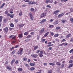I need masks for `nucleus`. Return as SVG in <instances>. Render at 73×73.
I'll return each mask as SVG.
<instances>
[{
  "instance_id": "1",
  "label": "nucleus",
  "mask_w": 73,
  "mask_h": 73,
  "mask_svg": "<svg viewBox=\"0 0 73 73\" xmlns=\"http://www.w3.org/2000/svg\"><path fill=\"white\" fill-rule=\"evenodd\" d=\"M23 49L22 48H20V50L17 53L18 54H22Z\"/></svg>"
},
{
  "instance_id": "2",
  "label": "nucleus",
  "mask_w": 73,
  "mask_h": 73,
  "mask_svg": "<svg viewBox=\"0 0 73 73\" xmlns=\"http://www.w3.org/2000/svg\"><path fill=\"white\" fill-rule=\"evenodd\" d=\"M29 16H30L31 19V20H33V16L32 15V14L31 13H30L29 14Z\"/></svg>"
},
{
  "instance_id": "3",
  "label": "nucleus",
  "mask_w": 73,
  "mask_h": 73,
  "mask_svg": "<svg viewBox=\"0 0 73 73\" xmlns=\"http://www.w3.org/2000/svg\"><path fill=\"white\" fill-rule=\"evenodd\" d=\"M28 4H29V5H31V4H36V2L35 1L32 2L30 1L28 2Z\"/></svg>"
},
{
  "instance_id": "4",
  "label": "nucleus",
  "mask_w": 73,
  "mask_h": 73,
  "mask_svg": "<svg viewBox=\"0 0 73 73\" xmlns=\"http://www.w3.org/2000/svg\"><path fill=\"white\" fill-rule=\"evenodd\" d=\"M7 69L9 70L12 71V67L9 66H8L7 67Z\"/></svg>"
},
{
  "instance_id": "5",
  "label": "nucleus",
  "mask_w": 73,
  "mask_h": 73,
  "mask_svg": "<svg viewBox=\"0 0 73 73\" xmlns=\"http://www.w3.org/2000/svg\"><path fill=\"white\" fill-rule=\"evenodd\" d=\"M31 56L34 58H36L37 56H38V55L37 54H32L31 55Z\"/></svg>"
},
{
  "instance_id": "6",
  "label": "nucleus",
  "mask_w": 73,
  "mask_h": 73,
  "mask_svg": "<svg viewBox=\"0 0 73 73\" xmlns=\"http://www.w3.org/2000/svg\"><path fill=\"white\" fill-rule=\"evenodd\" d=\"M40 16L41 17H45L46 16V13H42L41 14Z\"/></svg>"
},
{
  "instance_id": "7",
  "label": "nucleus",
  "mask_w": 73,
  "mask_h": 73,
  "mask_svg": "<svg viewBox=\"0 0 73 73\" xmlns=\"http://www.w3.org/2000/svg\"><path fill=\"white\" fill-rule=\"evenodd\" d=\"M58 12H60V10H56L54 11L53 13V14L54 15H55L56 13H58Z\"/></svg>"
},
{
  "instance_id": "8",
  "label": "nucleus",
  "mask_w": 73,
  "mask_h": 73,
  "mask_svg": "<svg viewBox=\"0 0 73 73\" xmlns=\"http://www.w3.org/2000/svg\"><path fill=\"white\" fill-rule=\"evenodd\" d=\"M46 21V19H44L42 20V21L40 22V23L41 24H42L44 23V22H45Z\"/></svg>"
},
{
  "instance_id": "9",
  "label": "nucleus",
  "mask_w": 73,
  "mask_h": 73,
  "mask_svg": "<svg viewBox=\"0 0 73 73\" xmlns=\"http://www.w3.org/2000/svg\"><path fill=\"white\" fill-rule=\"evenodd\" d=\"M33 47L34 48V50H35L38 48V46H33Z\"/></svg>"
},
{
  "instance_id": "10",
  "label": "nucleus",
  "mask_w": 73,
  "mask_h": 73,
  "mask_svg": "<svg viewBox=\"0 0 73 73\" xmlns=\"http://www.w3.org/2000/svg\"><path fill=\"white\" fill-rule=\"evenodd\" d=\"M49 64L50 65H52V66H54L55 65V64L53 63H50Z\"/></svg>"
},
{
  "instance_id": "11",
  "label": "nucleus",
  "mask_w": 73,
  "mask_h": 73,
  "mask_svg": "<svg viewBox=\"0 0 73 73\" xmlns=\"http://www.w3.org/2000/svg\"><path fill=\"white\" fill-rule=\"evenodd\" d=\"M30 65L32 66H33L35 65V63H31L30 64Z\"/></svg>"
},
{
  "instance_id": "12",
  "label": "nucleus",
  "mask_w": 73,
  "mask_h": 73,
  "mask_svg": "<svg viewBox=\"0 0 73 73\" xmlns=\"http://www.w3.org/2000/svg\"><path fill=\"white\" fill-rule=\"evenodd\" d=\"M73 66V64H71L69 65L68 68H71V67H72Z\"/></svg>"
},
{
  "instance_id": "13",
  "label": "nucleus",
  "mask_w": 73,
  "mask_h": 73,
  "mask_svg": "<svg viewBox=\"0 0 73 73\" xmlns=\"http://www.w3.org/2000/svg\"><path fill=\"white\" fill-rule=\"evenodd\" d=\"M24 25H25L24 24L20 25L19 26V28H22V27H23V26H24Z\"/></svg>"
},
{
  "instance_id": "14",
  "label": "nucleus",
  "mask_w": 73,
  "mask_h": 73,
  "mask_svg": "<svg viewBox=\"0 0 73 73\" xmlns=\"http://www.w3.org/2000/svg\"><path fill=\"white\" fill-rule=\"evenodd\" d=\"M61 21L62 22V23H66L67 21L65 20H61Z\"/></svg>"
},
{
  "instance_id": "15",
  "label": "nucleus",
  "mask_w": 73,
  "mask_h": 73,
  "mask_svg": "<svg viewBox=\"0 0 73 73\" xmlns=\"http://www.w3.org/2000/svg\"><path fill=\"white\" fill-rule=\"evenodd\" d=\"M27 58H24L23 59V61H27Z\"/></svg>"
},
{
  "instance_id": "16",
  "label": "nucleus",
  "mask_w": 73,
  "mask_h": 73,
  "mask_svg": "<svg viewBox=\"0 0 73 73\" xmlns=\"http://www.w3.org/2000/svg\"><path fill=\"white\" fill-rule=\"evenodd\" d=\"M35 68L33 67H31L30 68V70H35Z\"/></svg>"
},
{
  "instance_id": "17",
  "label": "nucleus",
  "mask_w": 73,
  "mask_h": 73,
  "mask_svg": "<svg viewBox=\"0 0 73 73\" xmlns=\"http://www.w3.org/2000/svg\"><path fill=\"white\" fill-rule=\"evenodd\" d=\"M4 30L5 31H6V32H8V27H6L4 29Z\"/></svg>"
},
{
  "instance_id": "18",
  "label": "nucleus",
  "mask_w": 73,
  "mask_h": 73,
  "mask_svg": "<svg viewBox=\"0 0 73 73\" xmlns=\"http://www.w3.org/2000/svg\"><path fill=\"white\" fill-rule=\"evenodd\" d=\"M22 69L21 68H19L18 69V71H20V72H21L22 71Z\"/></svg>"
},
{
  "instance_id": "19",
  "label": "nucleus",
  "mask_w": 73,
  "mask_h": 73,
  "mask_svg": "<svg viewBox=\"0 0 73 73\" xmlns=\"http://www.w3.org/2000/svg\"><path fill=\"white\" fill-rule=\"evenodd\" d=\"M54 23L55 25H57V24H58V20L56 21Z\"/></svg>"
},
{
  "instance_id": "20",
  "label": "nucleus",
  "mask_w": 73,
  "mask_h": 73,
  "mask_svg": "<svg viewBox=\"0 0 73 73\" xmlns=\"http://www.w3.org/2000/svg\"><path fill=\"white\" fill-rule=\"evenodd\" d=\"M49 32H48L47 33L45 34L44 36V37H46V36H48V35L49 34Z\"/></svg>"
},
{
  "instance_id": "21",
  "label": "nucleus",
  "mask_w": 73,
  "mask_h": 73,
  "mask_svg": "<svg viewBox=\"0 0 73 73\" xmlns=\"http://www.w3.org/2000/svg\"><path fill=\"white\" fill-rule=\"evenodd\" d=\"M23 33L19 35V37L20 38H21L23 37Z\"/></svg>"
},
{
  "instance_id": "22",
  "label": "nucleus",
  "mask_w": 73,
  "mask_h": 73,
  "mask_svg": "<svg viewBox=\"0 0 73 73\" xmlns=\"http://www.w3.org/2000/svg\"><path fill=\"white\" fill-rule=\"evenodd\" d=\"M65 65V64H62L60 66V68H64V66Z\"/></svg>"
},
{
  "instance_id": "23",
  "label": "nucleus",
  "mask_w": 73,
  "mask_h": 73,
  "mask_svg": "<svg viewBox=\"0 0 73 73\" xmlns=\"http://www.w3.org/2000/svg\"><path fill=\"white\" fill-rule=\"evenodd\" d=\"M31 37H32V35H29L26 37V38H29Z\"/></svg>"
},
{
  "instance_id": "24",
  "label": "nucleus",
  "mask_w": 73,
  "mask_h": 73,
  "mask_svg": "<svg viewBox=\"0 0 73 73\" xmlns=\"http://www.w3.org/2000/svg\"><path fill=\"white\" fill-rule=\"evenodd\" d=\"M56 64L57 65H61V63H60L59 62H57L56 63Z\"/></svg>"
},
{
  "instance_id": "25",
  "label": "nucleus",
  "mask_w": 73,
  "mask_h": 73,
  "mask_svg": "<svg viewBox=\"0 0 73 73\" xmlns=\"http://www.w3.org/2000/svg\"><path fill=\"white\" fill-rule=\"evenodd\" d=\"M10 27H12L13 28L14 27V25L13 23H11L10 25Z\"/></svg>"
},
{
  "instance_id": "26",
  "label": "nucleus",
  "mask_w": 73,
  "mask_h": 73,
  "mask_svg": "<svg viewBox=\"0 0 73 73\" xmlns=\"http://www.w3.org/2000/svg\"><path fill=\"white\" fill-rule=\"evenodd\" d=\"M19 16H22L23 15V12H20L19 14Z\"/></svg>"
},
{
  "instance_id": "27",
  "label": "nucleus",
  "mask_w": 73,
  "mask_h": 73,
  "mask_svg": "<svg viewBox=\"0 0 73 73\" xmlns=\"http://www.w3.org/2000/svg\"><path fill=\"white\" fill-rule=\"evenodd\" d=\"M15 61V59H13L12 60V62H11V64H12V63H13Z\"/></svg>"
},
{
  "instance_id": "28",
  "label": "nucleus",
  "mask_w": 73,
  "mask_h": 73,
  "mask_svg": "<svg viewBox=\"0 0 73 73\" xmlns=\"http://www.w3.org/2000/svg\"><path fill=\"white\" fill-rule=\"evenodd\" d=\"M31 11L32 12H33V11H35V10H34V9H33V8H31Z\"/></svg>"
},
{
  "instance_id": "29",
  "label": "nucleus",
  "mask_w": 73,
  "mask_h": 73,
  "mask_svg": "<svg viewBox=\"0 0 73 73\" xmlns=\"http://www.w3.org/2000/svg\"><path fill=\"white\" fill-rule=\"evenodd\" d=\"M3 18V17L2 16H0V22H1L2 21V18Z\"/></svg>"
},
{
  "instance_id": "30",
  "label": "nucleus",
  "mask_w": 73,
  "mask_h": 73,
  "mask_svg": "<svg viewBox=\"0 0 73 73\" xmlns=\"http://www.w3.org/2000/svg\"><path fill=\"white\" fill-rule=\"evenodd\" d=\"M59 29H60V27H58L56 28V30H58Z\"/></svg>"
},
{
  "instance_id": "31",
  "label": "nucleus",
  "mask_w": 73,
  "mask_h": 73,
  "mask_svg": "<svg viewBox=\"0 0 73 73\" xmlns=\"http://www.w3.org/2000/svg\"><path fill=\"white\" fill-rule=\"evenodd\" d=\"M15 52H16V51L15 50H14L12 52V54H15Z\"/></svg>"
},
{
  "instance_id": "32",
  "label": "nucleus",
  "mask_w": 73,
  "mask_h": 73,
  "mask_svg": "<svg viewBox=\"0 0 73 73\" xmlns=\"http://www.w3.org/2000/svg\"><path fill=\"white\" fill-rule=\"evenodd\" d=\"M44 32V29H42L41 31V33H42Z\"/></svg>"
},
{
  "instance_id": "33",
  "label": "nucleus",
  "mask_w": 73,
  "mask_h": 73,
  "mask_svg": "<svg viewBox=\"0 0 73 73\" xmlns=\"http://www.w3.org/2000/svg\"><path fill=\"white\" fill-rule=\"evenodd\" d=\"M68 0H62L61 1L62 2H63V1H64V2H66L67 1H68Z\"/></svg>"
},
{
  "instance_id": "34",
  "label": "nucleus",
  "mask_w": 73,
  "mask_h": 73,
  "mask_svg": "<svg viewBox=\"0 0 73 73\" xmlns=\"http://www.w3.org/2000/svg\"><path fill=\"white\" fill-rule=\"evenodd\" d=\"M50 0H46V3H49V1Z\"/></svg>"
},
{
  "instance_id": "35",
  "label": "nucleus",
  "mask_w": 73,
  "mask_h": 73,
  "mask_svg": "<svg viewBox=\"0 0 73 73\" xmlns=\"http://www.w3.org/2000/svg\"><path fill=\"white\" fill-rule=\"evenodd\" d=\"M49 28H53V25H50L49 26Z\"/></svg>"
},
{
  "instance_id": "36",
  "label": "nucleus",
  "mask_w": 73,
  "mask_h": 73,
  "mask_svg": "<svg viewBox=\"0 0 73 73\" xmlns=\"http://www.w3.org/2000/svg\"><path fill=\"white\" fill-rule=\"evenodd\" d=\"M54 37H57L58 36V34H56L54 35Z\"/></svg>"
},
{
  "instance_id": "37",
  "label": "nucleus",
  "mask_w": 73,
  "mask_h": 73,
  "mask_svg": "<svg viewBox=\"0 0 73 73\" xmlns=\"http://www.w3.org/2000/svg\"><path fill=\"white\" fill-rule=\"evenodd\" d=\"M13 16H14V15H10V17L11 18H13Z\"/></svg>"
},
{
  "instance_id": "38",
  "label": "nucleus",
  "mask_w": 73,
  "mask_h": 73,
  "mask_svg": "<svg viewBox=\"0 0 73 73\" xmlns=\"http://www.w3.org/2000/svg\"><path fill=\"white\" fill-rule=\"evenodd\" d=\"M24 34L25 35H28V32H25L24 33Z\"/></svg>"
},
{
  "instance_id": "39",
  "label": "nucleus",
  "mask_w": 73,
  "mask_h": 73,
  "mask_svg": "<svg viewBox=\"0 0 73 73\" xmlns=\"http://www.w3.org/2000/svg\"><path fill=\"white\" fill-rule=\"evenodd\" d=\"M70 20L71 21H72V23H73V18H71L70 19Z\"/></svg>"
},
{
  "instance_id": "40",
  "label": "nucleus",
  "mask_w": 73,
  "mask_h": 73,
  "mask_svg": "<svg viewBox=\"0 0 73 73\" xmlns=\"http://www.w3.org/2000/svg\"><path fill=\"white\" fill-rule=\"evenodd\" d=\"M47 73H52V71L50 70H49L48 71Z\"/></svg>"
},
{
  "instance_id": "41",
  "label": "nucleus",
  "mask_w": 73,
  "mask_h": 73,
  "mask_svg": "<svg viewBox=\"0 0 73 73\" xmlns=\"http://www.w3.org/2000/svg\"><path fill=\"white\" fill-rule=\"evenodd\" d=\"M73 62V60H70L69 61V62L70 63H72V62Z\"/></svg>"
},
{
  "instance_id": "42",
  "label": "nucleus",
  "mask_w": 73,
  "mask_h": 73,
  "mask_svg": "<svg viewBox=\"0 0 73 73\" xmlns=\"http://www.w3.org/2000/svg\"><path fill=\"white\" fill-rule=\"evenodd\" d=\"M3 22L5 23H6V22H7V20H6L5 19H4V21H3Z\"/></svg>"
},
{
  "instance_id": "43",
  "label": "nucleus",
  "mask_w": 73,
  "mask_h": 73,
  "mask_svg": "<svg viewBox=\"0 0 73 73\" xmlns=\"http://www.w3.org/2000/svg\"><path fill=\"white\" fill-rule=\"evenodd\" d=\"M54 33L52 32H51V35L52 36H53L54 35Z\"/></svg>"
},
{
  "instance_id": "44",
  "label": "nucleus",
  "mask_w": 73,
  "mask_h": 73,
  "mask_svg": "<svg viewBox=\"0 0 73 73\" xmlns=\"http://www.w3.org/2000/svg\"><path fill=\"white\" fill-rule=\"evenodd\" d=\"M49 1L50 3H53V0H50V1Z\"/></svg>"
},
{
  "instance_id": "45",
  "label": "nucleus",
  "mask_w": 73,
  "mask_h": 73,
  "mask_svg": "<svg viewBox=\"0 0 73 73\" xmlns=\"http://www.w3.org/2000/svg\"><path fill=\"white\" fill-rule=\"evenodd\" d=\"M39 56H40V57H42L43 56V55L42 54H39Z\"/></svg>"
},
{
  "instance_id": "46",
  "label": "nucleus",
  "mask_w": 73,
  "mask_h": 73,
  "mask_svg": "<svg viewBox=\"0 0 73 73\" xmlns=\"http://www.w3.org/2000/svg\"><path fill=\"white\" fill-rule=\"evenodd\" d=\"M46 7H47V8H51V6L50 5H48L46 6Z\"/></svg>"
},
{
  "instance_id": "47",
  "label": "nucleus",
  "mask_w": 73,
  "mask_h": 73,
  "mask_svg": "<svg viewBox=\"0 0 73 73\" xmlns=\"http://www.w3.org/2000/svg\"><path fill=\"white\" fill-rule=\"evenodd\" d=\"M19 46L18 45H17L15 46V48H18Z\"/></svg>"
},
{
  "instance_id": "48",
  "label": "nucleus",
  "mask_w": 73,
  "mask_h": 73,
  "mask_svg": "<svg viewBox=\"0 0 73 73\" xmlns=\"http://www.w3.org/2000/svg\"><path fill=\"white\" fill-rule=\"evenodd\" d=\"M62 16H61V14H59L58 15V17H61Z\"/></svg>"
},
{
  "instance_id": "49",
  "label": "nucleus",
  "mask_w": 73,
  "mask_h": 73,
  "mask_svg": "<svg viewBox=\"0 0 73 73\" xmlns=\"http://www.w3.org/2000/svg\"><path fill=\"white\" fill-rule=\"evenodd\" d=\"M18 63L19 61H18V60H17L15 62V64H18Z\"/></svg>"
},
{
  "instance_id": "50",
  "label": "nucleus",
  "mask_w": 73,
  "mask_h": 73,
  "mask_svg": "<svg viewBox=\"0 0 73 73\" xmlns=\"http://www.w3.org/2000/svg\"><path fill=\"white\" fill-rule=\"evenodd\" d=\"M73 51V48L70 51V53H72Z\"/></svg>"
},
{
  "instance_id": "51",
  "label": "nucleus",
  "mask_w": 73,
  "mask_h": 73,
  "mask_svg": "<svg viewBox=\"0 0 73 73\" xmlns=\"http://www.w3.org/2000/svg\"><path fill=\"white\" fill-rule=\"evenodd\" d=\"M40 50H38L36 51V53H39V52H40Z\"/></svg>"
},
{
  "instance_id": "52",
  "label": "nucleus",
  "mask_w": 73,
  "mask_h": 73,
  "mask_svg": "<svg viewBox=\"0 0 73 73\" xmlns=\"http://www.w3.org/2000/svg\"><path fill=\"white\" fill-rule=\"evenodd\" d=\"M65 13H62V14H61V16H63V15H64V14Z\"/></svg>"
},
{
  "instance_id": "53",
  "label": "nucleus",
  "mask_w": 73,
  "mask_h": 73,
  "mask_svg": "<svg viewBox=\"0 0 73 73\" xmlns=\"http://www.w3.org/2000/svg\"><path fill=\"white\" fill-rule=\"evenodd\" d=\"M8 13V11H6L5 12V14H7Z\"/></svg>"
},
{
  "instance_id": "54",
  "label": "nucleus",
  "mask_w": 73,
  "mask_h": 73,
  "mask_svg": "<svg viewBox=\"0 0 73 73\" xmlns=\"http://www.w3.org/2000/svg\"><path fill=\"white\" fill-rule=\"evenodd\" d=\"M25 66H26V67H29V65H28V64H26L25 65Z\"/></svg>"
},
{
  "instance_id": "55",
  "label": "nucleus",
  "mask_w": 73,
  "mask_h": 73,
  "mask_svg": "<svg viewBox=\"0 0 73 73\" xmlns=\"http://www.w3.org/2000/svg\"><path fill=\"white\" fill-rule=\"evenodd\" d=\"M31 34L32 35H34V33L33 32H32L31 33Z\"/></svg>"
},
{
  "instance_id": "56",
  "label": "nucleus",
  "mask_w": 73,
  "mask_h": 73,
  "mask_svg": "<svg viewBox=\"0 0 73 73\" xmlns=\"http://www.w3.org/2000/svg\"><path fill=\"white\" fill-rule=\"evenodd\" d=\"M71 35L70 34H68L67 35V37H70Z\"/></svg>"
},
{
  "instance_id": "57",
  "label": "nucleus",
  "mask_w": 73,
  "mask_h": 73,
  "mask_svg": "<svg viewBox=\"0 0 73 73\" xmlns=\"http://www.w3.org/2000/svg\"><path fill=\"white\" fill-rule=\"evenodd\" d=\"M52 45V44H48L47 45V46L49 47V46H51Z\"/></svg>"
},
{
  "instance_id": "58",
  "label": "nucleus",
  "mask_w": 73,
  "mask_h": 73,
  "mask_svg": "<svg viewBox=\"0 0 73 73\" xmlns=\"http://www.w3.org/2000/svg\"><path fill=\"white\" fill-rule=\"evenodd\" d=\"M26 6H27V5H23L22 6L23 7H26Z\"/></svg>"
},
{
  "instance_id": "59",
  "label": "nucleus",
  "mask_w": 73,
  "mask_h": 73,
  "mask_svg": "<svg viewBox=\"0 0 73 73\" xmlns=\"http://www.w3.org/2000/svg\"><path fill=\"white\" fill-rule=\"evenodd\" d=\"M39 53L40 54H42V53H43V52H42V51H40Z\"/></svg>"
},
{
  "instance_id": "60",
  "label": "nucleus",
  "mask_w": 73,
  "mask_h": 73,
  "mask_svg": "<svg viewBox=\"0 0 73 73\" xmlns=\"http://www.w3.org/2000/svg\"><path fill=\"white\" fill-rule=\"evenodd\" d=\"M13 36V35H11L10 37H9L10 38H12Z\"/></svg>"
},
{
  "instance_id": "61",
  "label": "nucleus",
  "mask_w": 73,
  "mask_h": 73,
  "mask_svg": "<svg viewBox=\"0 0 73 73\" xmlns=\"http://www.w3.org/2000/svg\"><path fill=\"white\" fill-rule=\"evenodd\" d=\"M19 21V20H15V22L16 23H17V22H18Z\"/></svg>"
},
{
  "instance_id": "62",
  "label": "nucleus",
  "mask_w": 73,
  "mask_h": 73,
  "mask_svg": "<svg viewBox=\"0 0 73 73\" xmlns=\"http://www.w3.org/2000/svg\"><path fill=\"white\" fill-rule=\"evenodd\" d=\"M45 39H42V42H44V41H45Z\"/></svg>"
},
{
  "instance_id": "63",
  "label": "nucleus",
  "mask_w": 73,
  "mask_h": 73,
  "mask_svg": "<svg viewBox=\"0 0 73 73\" xmlns=\"http://www.w3.org/2000/svg\"><path fill=\"white\" fill-rule=\"evenodd\" d=\"M52 47H49L48 48L49 50H52Z\"/></svg>"
},
{
  "instance_id": "64",
  "label": "nucleus",
  "mask_w": 73,
  "mask_h": 73,
  "mask_svg": "<svg viewBox=\"0 0 73 73\" xmlns=\"http://www.w3.org/2000/svg\"><path fill=\"white\" fill-rule=\"evenodd\" d=\"M8 61H7L5 63V64H8Z\"/></svg>"
}]
</instances>
